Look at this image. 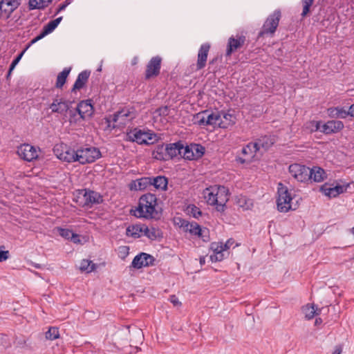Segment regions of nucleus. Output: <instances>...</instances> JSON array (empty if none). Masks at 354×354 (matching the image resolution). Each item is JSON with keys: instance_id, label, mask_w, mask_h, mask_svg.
<instances>
[{"instance_id": "nucleus-52", "label": "nucleus", "mask_w": 354, "mask_h": 354, "mask_svg": "<svg viewBox=\"0 0 354 354\" xmlns=\"http://www.w3.org/2000/svg\"><path fill=\"white\" fill-rule=\"evenodd\" d=\"M3 245L0 247V262H3L9 258L10 253L8 250H5Z\"/></svg>"}, {"instance_id": "nucleus-6", "label": "nucleus", "mask_w": 354, "mask_h": 354, "mask_svg": "<svg viewBox=\"0 0 354 354\" xmlns=\"http://www.w3.org/2000/svg\"><path fill=\"white\" fill-rule=\"evenodd\" d=\"M278 198L277 199V209L281 212H287L289 210L296 209V207H292V197L289 192L288 187L282 183L278 184L277 187Z\"/></svg>"}, {"instance_id": "nucleus-44", "label": "nucleus", "mask_w": 354, "mask_h": 354, "mask_svg": "<svg viewBox=\"0 0 354 354\" xmlns=\"http://www.w3.org/2000/svg\"><path fill=\"white\" fill-rule=\"evenodd\" d=\"M59 337V328L51 326L46 333V338L49 340H55Z\"/></svg>"}, {"instance_id": "nucleus-29", "label": "nucleus", "mask_w": 354, "mask_h": 354, "mask_svg": "<svg viewBox=\"0 0 354 354\" xmlns=\"http://www.w3.org/2000/svg\"><path fill=\"white\" fill-rule=\"evenodd\" d=\"M206 118V124L218 125L220 128H226V124H224V122L221 119V113H214L208 110Z\"/></svg>"}, {"instance_id": "nucleus-35", "label": "nucleus", "mask_w": 354, "mask_h": 354, "mask_svg": "<svg viewBox=\"0 0 354 354\" xmlns=\"http://www.w3.org/2000/svg\"><path fill=\"white\" fill-rule=\"evenodd\" d=\"M71 68H64V70L58 74L55 83V88H62L64 86L66 82L67 77L71 72Z\"/></svg>"}, {"instance_id": "nucleus-61", "label": "nucleus", "mask_w": 354, "mask_h": 354, "mask_svg": "<svg viewBox=\"0 0 354 354\" xmlns=\"http://www.w3.org/2000/svg\"><path fill=\"white\" fill-rule=\"evenodd\" d=\"M62 146H65V144L56 145L53 148V152L59 159L60 157L59 154L61 153L62 149H63Z\"/></svg>"}, {"instance_id": "nucleus-43", "label": "nucleus", "mask_w": 354, "mask_h": 354, "mask_svg": "<svg viewBox=\"0 0 354 354\" xmlns=\"http://www.w3.org/2000/svg\"><path fill=\"white\" fill-rule=\"evenodd\" d=\"M315 0H301V3L303 6L302 12L301 16L302 18L308 16L310 12V7L313 4Z\"/></svg>"}, {"instance_id": "nucleus-5", "label": "nucleus", "mask_w": 354, "mask_h": 354, "mask_svg": "<svg viewBox=\"0 0 354 354\" xmlns=\"http://www.w3.org/2000/svg\"><path fill=\"white\" fill-rule=\"evenodd\" d=\"M278 198L277 199V209L281 212H287L289 210L296 209V207H292V197L289 192L288 187L282 183L278 184L277 187Z\"/></svg>"}, {"instance_id": "nucleus-54", "label": "nucleus", "mask_w": 354, "mask_h": 354, "mask_svg": "<svg viewBox=\"0 0 354 354\" xmlns=\"http://www.w3.org/2000/svg\"><path fill=\"white\" fill-rule=\"evenodd\" d=\"M58 105H59V103H58V96L57 95V97L53 100V103H51L49 105V108L51 109V112L52 113H57V112H58V109H57Z\"/></svg>"}, {"instance_id": "nucleus-48", "label": "nucleus", "mask_w": 354, "mask_h": 354, "mask_svg": "<svg viewBox=\"0 0 354 354\" xmlns=\"http://www.w3.org/2000/svg\"><path fill=\"white\" fill-rule=\"evenodd\" d=\"M223 118L225 120V122H224V124H226V128L229 125H232L235 123V117L230 113H222Z\"/></svg>"}, {"instance_id": "nucleus-3", "label": "nucleus", "mask_w": 354, "mask_h": 354, "mask_svg": "<svg viewBox=\"0 0 354 354\" xmlns=\"http://www.w3.org/2000/svg\"><path fill=\"white\" fill-rule=\"evenodd\" d=\"M78 200L77 202L82 207L91 208L94 205L102 203V196L95 191L90 189H78Z\"/></svg>"}, {"instance_id": "nucleus-42", "label": "nucleus", "mask_w": 354, "mask_h": 354, "mask_svg": "<svg viewBox=\"0 0 354 354\" xmlns=\"http://www.w3.org/2000/svg\"><path fill=\"white\" fill-rule=\"evenodd\" d=\"M192 148L194 151V160H198L204 155L205 148L201 144L192 143Z\"/></svg>"}, {"instance_id": "nucleus-37", "label": "nucleus", "mask_w": 354, "mask_h": 354, "mask_svg": "<svg viewBox=\"0 0 354 354\" xmlns=\"http://www.w3.org/2000/svg\"><path fill=\"white\" fill-rule=\"evenodd\" d=\"M184 158L185 160H194V151L192 148V144L185 146L183 145V153L180 156V159Z\"/></svg>"}, {"instance_id": "nucleus-49", "label": "nucleus", "mask_w": 354, "mask_h": 354, "mask_svg": "<svg viewBox=\"0 0 354 354\" xmlns=\"http://www.w3.org/2000/svg\"><path fill=\"white\" fill-rule=\"evenodd\" d=\"M28 9L29 10H32L35 9L44 10V5L39 3L38 0H29Z\"/></svg>"}, {"instance_id": "nucleus-10", "label": "nucleus", "mask_w": 354, "mask_h": 354, "mask_svg": "<svg viewBox=\"0 0 354 354\" xmlns=\"http://www.w3.org/2000/svg\"><path fill=\"white\" fill-rule=\"evenodd\" d=\"M162 58L157 55L153 57L148 62L145 73V80H149L152 77H156L160 75L161 68Z\"/></svg>"}, {"instance_id": "nucleus-18", "label": "nucleus", "mask_w": 354, "mask_h": 354, "mask_svg": "<svg viewBox=\"0 0 354 354\" xmlns=\"http://www.w3.org/2000/svg\"><path fill=\"white\" fill-rule=\"evenodd\" d=\"M76 111L83 120H85L87 118H91L94 113L92 100H86L80 102L76 107Z\"/></svg>"}, {"instance_id": "nucleus-13", "label": "nucleus", "mask_w": 354, "mask_h": 354, "mask_svg": "<svg viewBox=\"0 0 354 354\" xmlns=\"http://www.w3.org/2000/svg\"><path fill=\"white\" fill-rule=\"evenodd\" d=\"M246 41V37L244 35H237L236 38L233 36L228 39L225 56L230 57L233 53L240 49Z\"/></svg>"}, {"instance_id": "nucleus-25", "label": "nucleus", "mask_w": 354, "mask_h": 354, "mask_svg": "<svg viewBox=\"0 0 354 354\" xmlns=\"http://www.w3.org/2000/svg\"><path fill=\"white\" fill-rule=\"evenodd\" d=\"M90 75L91 71L88 70H85L80 73L73 88H71V93H75L77 91L84 88L88 80Z\"/></svg>"}, {"instance_id": "nucleus-36", "label": "nucleus", "mask_w": 354, "mask_h": 354, "mask_svg": "<svg viewBox=\"0 0 354 354\" xmlns=\"http://www.w3.org/2000/svg\"><path fill=\"white\" fill-rule=\"evenodd\" d=\"M30 46H29V44H28V46L26 47V48L22 50L12 62V63L10 64V66H9V69H8V73H7V75H6V77L7 79L9 78V77L12 74V71L15 69V68L16 67V66L18 64V63L19 62V61L21 60V57H23L24 53L26 52V50L30 47Z\"/></svg>"}, {"instance_id": "nucleus-19", "label": "nucleus", "mask_w": 354, "mask_h": 354, "mask_svg": "<svg viewBox=\"0 0 354 354\" xmlns=\"http://www.w3.org/2000/svg\"><path fill=\"white\" fill-rule=\"evenodd\" d=\"M344 128L343 122L340 120H328L322 126L321 132L326 135H330L339 132Z\"/></svg>"}, {"instance_id": "nucleus-55", "label": "nucleus", "mask_w": 354, "mask_h": 354, "mask_svg": "<svg viewBox=\"0 0 354 354\" xmlns=\"http://www.w3.org/2000/svg\"><path fill=\"white\" fill-rule=\"evenodd\" d=\"M142 268L143 267H129V274L131 276H138L140 273L142 272Z\"/></svg>"}, {"instance_id": "nucleus-41", "label": "nucleus", "mask_w": 354, "mask_h": 354, "mask_svg": "<svg viewBox=\"0 0 354 354\" xmlns=\"http://www.w3.org/2000/svg\"><path fill=\"white\" fill-rule=\"evenodd\" d=\"M208 113V110H205L201 111L194 115V119L195 120L194 123H197L199 125L207 126L205 122V119L207 118V114Z\"/></svg>"}, {"instance_id": "nucleus-12", "label": "nucleus", "mask_w": 354, "mask_h": 354, "mask_svg": "<svg viewBox=\"0 0 354 354\" xmlns=\"http://www.w3.org/2000/svg\"><path fill=\"white\" fill-rule=\"evenodd\" d=\"M332 185H330L328 183H325L320 187L319 190L326 196L329 198H335L339 196L340 194L346 192L347 188L350 185L349 183H347L346 185H336L333 187Z\"/></svg>"}, {"instance_id": "nucleus-9", "label": "nucleus", "mask_w": 354, "mask_h": 354, "mask_svg": "<svg viewBox=\"0 0 354 354\" xmlns=\"http://www.w3.org/2000/svg\"><path fill=\"white\" fill-rule=\"evenodd\" d=\"M288 171L299 182L307 183L310 180V167L306 165L298 163L291 164L288 167Z\"/></svg>"}, {"instance_id": "nucleus-7", "label": "nucleus", "mask_w": 354, "mask_h": 354, "mask_svg": "<svg viewBox=\"0 0 354 354\" xmlns=\"http://www.w3.org/2000/svg\"><path fill=\"white\" fill-rule=\"evenodd\" d=\"M281 18L280 10H275L265 21L261 30L257 35V39L264 37L265 35L272 36L277 30L279 21Z\"/></svg>"}, {"instance_id": "nucleus-57", "label": "nucleus", "mask_w": 354, "mask_h": 354, "mask_svg": "<svg viewBox=\"0 0 354 354\" xmlns=\"http://www.w3.org/2000/svg\"><path fill=\"white\" fill-rule=\"evenodd\" d=\"M169 301L174 306H180L182 305V303L178 300V297L175 295H170Z\"/></svg>"}, {"instance_id": "nucleus-23", "label": "nucleus", "mask_w": 354, "mask_h": 354, "mask_svg": "<svg viewBox=\"0 0 354 354\" xmlns=\"http://www.w3.org/2000/svg\"><path fill=\"white\" fill-rule=\"evenodd\" d=\"M53 231L66 240H70L74 243H80V235L74 233L71 230L63 228L62 227H55Z\"/></svg>"}, {"instance_id": "nucleus-24", "label": "nucleus", "mask_w": 354, "mask_h": 354, "mask_svg": "<svg viewBox=\"0 0 354 354\" xmlns=\"http://www.w3.org/2000/svg\"><path fill=\"white\" fill-rule=\"evenodd\" d=\"M155 258L147 253L140 252L133 259L131 266H152Z\"/></svg>"}, {"instance_id": "nucleus-2", "label": "nucleus", "mask_w": 354, "mask_h": 354, "mask_svg": "<svg viewBox=\"0 0 354 354\" xmlns=\"http://www.w3.org/2000/svg\"><path fill=\"white\" fill-rule=\"evenodd\" d=\"M183 149V141L178 140L174 143L159 144L152 151V157L161 161H167L177 158L180 159Z\"/></svg>"}, {"instance_id": "nucleus-53", "label": "nucleus", "mask_w": 354, "mask_h": 354, "mask_svg": "<svg viewBox=\"0 0 354 354\" xmlns=\"http://www.w3.org/2000/svg\"><path fill=\"white\" fill-rule=\"evenodd\" d=\"M84 317L91 320H95L100 317V313L98 312L95 313L94 311H86L84 313Z\"/></svg>"}, {"instance_id": "nucleus-16", "label": "nucleus", "mask_w": 354, "mask_h": 354, "mask_svg": "<svg viewBox=\"0 0 354 354\" xmlns=\"http://www.w3.org/2000/svg\"><path fill=\"white\" fill-rule=\"evenodd\" d=\"M62 20V17H59L54 20L49 21L43 27L39 35L30 41L29 46L32 45L33 44L44 38L47 35L51 33L57 27Z\"/></svg>"}, {"instance_id": "nucleus-21", "label": "nucleus", "mask_w": 354, "mask_h": 354, "mask_svg": "<svg viewBox=\"0 0 354 354\" xmlns=\"http://www.w3.org/2000/svg\"><path fill=\"white\" fill-rule=\"evenodd\" d=\"M212 254H210V259L212 262L221 261L225 257V251L222 247V242H213L210 245Z\"/></svg>"}, {"instance_id": "nucleus-50", "label": "nucleus", "mask_w": 354, "mask_h": 354, "mask_svg": "<svg viewBox=\"0 0 354 354\" xmlns=\"http://www.w3.org/2000/svg\"><path fill=\"white\" fill-rule=\"evenodd\" d=\"M155 113L159 116H167L169 113V108L168 106H162L156 109Z\"/></svg>"}, {"instance_id": "nucleus-56", "label": "nucleus", "mask_w": 354, "mask_h": 354, "mask_svg": "<svg viewBox=\"0 0 354 354\" xmlns=\"http://www.w3.org/2000/svg\"><path fill=\"white\" fill-rule=\"evenodd\" d=\"M129 247L128 246H122L119 248V254L120 257L122 259H124L129 254Z\"/></svg>"}, {"instance_id": "nucleus-28", "label": "nucleus", "mask_w": 354, "mask_h": 354, "mask_svg": "<svg viewBox=\"0 0 354 354\" xmlns=\"http://www.w3.org/2000/svg\"><path fill=\"white\" fill-rule=\"evenodd\" d=\"M275 141V138L274 136H261L254 143L256 144L257 148H258V151L261 148L263 149L265 151H267L274 144Z\"/></svg>"}, {"instance_id": "nucleus-30", "label": "nucleus", "mask_w": 354, "mask_h": 354, "mask_svg": "<svg viewBox=\"0 0 354 354\" xmlns=\"http://www.w3.org/2000/svg\"><path fill=\"white\" fill-rule=\"evenodd\" d=\"M151 186H153L155 189L161 191L167 189L168 178L165 176H157L150 177Z\"/></svg>"}, {"instance_id": "nucleus-17", "label": "nucleus", "mask_w": 354, "mask_h": 354, "mask_svg": "<svg viewBox=\"0 0 354 354\" xmlns=\"http://www.w3.org/2000/svg\"><path fill=\"white\" fill-rule=\"evenodd\" d=\"M62 20V17H59L54 20L49 21L43 27L39 35L30 41L29 46L32 45L33 44L44 38L47 35L51 33L57 27Z\"/></svg>"}, {"instance_id": "nucleus-59", "label": "nucleus", "mask_w": 354, "mask_h": 354, "mask_svg": "<svg viewBox=\"0 0 354 354\" xmlns=\"http://www.w3.org/2000/svg\"><path fill=\"white\" fill-rule=\"evenodd\" d=\"M234 243L233 239H229L225 243H222V247H223L227 254H228L227 250Z\"/></svg>"}, {"instance_id": "nucleus-4", "label": "nucleus", "mask_w": 354, "mask_h": 354, "mask_svg": "<svg viewBox=\"0 0 354 354\" xmlns=\"http://www.w3.org/2000/svg\"><path fill=\"white\" fill-rule=\"evenodd\" d=\"M157 135L150 131H145L138 128H134L127 133L125 140L137 142L139 145H149L156 140Z\"/></svg>"}, {"instance_id": "nucleus-27", "label": "nucleus", "mask_w": 354, "mask_h": 354, "mask_svg": "<svg viewBox=\"0 0 354 354\" xmlns=\"http://www.w3.org/2000/svg\"><path fill=\"white\" fill-rule=\"evenodd\" d=\"M328 115L330 118L345 119L348 115V109L345 106H333L327 109Z\"/></svg>"}, {"instance_id": "nucleus-11", "label": "nucleus", "mask_w": 354, "mask_h": 354, "mask_svg": "<svg viewBox=\"0 0 354 354\" xmlns=\"http://www.w3.org/2000/svg\"><path fill=\"white\" fill-rule=\"evenodd\" d=\"M21 0H1L0 17L8 19L11 14L21 5Z\"/></svg>"}, {"instance_id": "nucleus-64", "label": "nucleus", "mask_w": 354, "mask_h": 354, "mask_svg": "<svg viewBox=\"0 0 354 354\" xmlns=\"http://www.w3.org/2000/svg\"><path fill=\"white\" fill-rule=\"evenodd\" d=\"M138 183L137 180H132L129 184V189L131 190H136V191L139 190L138 188Z\"/></svg>"}, {"instance_id": "nucleus-45", "label": "nucleus", "mask_w": 354, "mask_h": 354, "mask_svg": "<svg viewBox=\"0 0 354 354\" xmlns=\"http://www.w3.org/2000/svg\"><path fill=\"white\" fill-rule=\"evenodd\" d=\"M187 211L188 214L195 218H198L203 214L200 208L194 204L189 205L187 207Z\"/></svg>"}, {"instance_id": "nucleus-60", "label": "nucleus", "mask_w": 354, "mask_h": 354, "mask_svg": "<svg viewBox=\"0 0 354 354\" xmlns=\"http://www.w3.org/2000/svg\"><path fill=\"white\" fill-rule=\"evenodd\" d=\"M310 124L312 127L311 131H317L321 128V121L313 120L310 122Z\"/></svg>"}, {"instance_id": "nucleus-20", "label": "nucleus", "mask_w": 354, "mask_h": 354, "mask_svg": "<svg viewBox=\"0 0 354 354\" xmlns=\"http://www.w3.org/2000/svg\"><path fill=\"white\" fill-rule=\"evenodd\" d=\"M210 47L211 46L209 43H205L201 46L197 55L196 71H200L206 66Z\"/></svg>"}, {"instance_id": "nucleus-14", "label": "nucleus", "mask_w": 354, "mask_h": 354, "mask_svg": "<svg viewBox=\"0 0 354 354\" xmlns=\"http://www.w3.org/2000/svg\"><path fill=\"white\" fill-rule=\"evenodd\" d=\"M17 153L22 159L28 162L37 159L38 157L36 149L29 144L21 145L17 149Z\"/></svg>"}, {"instance_id": "nucleus-34", "label": "nucleus", "mask_w": 354, "mask_h": 354, "mask_svg": "<svg viewBox=\"0 0 354 354\" xmlns=\"http://www.w3.org/2000/svg\"><path fill=\"white\" fill-rule=\"evenodd\" d=\"M257 151L258 148H257V145L254 142H249L241 149L242 155L250 160H251Z\"/></svg>"}, {"instance_id": "nucleus-46", "label": "nucleus", "mask_w": 354, "mask_h": 354, "mask_svg": "<svg viewBox=\"0 0 354 354\" xmlns=\"http://www.w3.org/2000/svg\"><path fill=\"white\" fill-rule=\"evenodd\" d=\"M138 183V188L139 190H145L151 186L150 177H142L137 179Z\"/></svg>"}, {"instance_id": "nucleus-31", "label": "nucleus", "mask_w": 354, "mask_h": 354, "mask_svg": "<svg viewBox=\"0 0 354 354\" xmlns=\"http://www.w3.org/2000/svg\"><path fill=\"white\" fill-rule=\"evenodd\" d=\"M218 203H227L229 201V190L227 187L218 185L215 187Z\"/></svg>"}, {"instance_id": "nucleus-1", "label": "nucleus", "mask_w": 354, "mask_h": 354, "mask_svg": "<svg viewBox=\"0 0 354 354\" xmlns=\"http://www.w3.org/2000/svg\"><path fill=\"white\" fill-rule=\"evenodd\" d=\"M157 205L156 196L149 192L139 198L138 206L131 209L130 214L138 218L158 220L161 216V211L157 209Z\"/></svg>"}, {"instance_id": "nucleus-33", "label": "nucleus", "mask_w": 354, "mask_h": 354, "mask_svg": "<svg viewBox=\"0 0 354 354\" xmlns=\"http://www.w3.org/2000/svg\"><path fill=\"white\" fill-rule=\"evenodd\" d=\"M302 312L305 315V318L307 319H313L315 315H318L321 313V309L315 308L314 304H307L302 307Z\"/></svg>"}, {"instance_id": "nucleus-26", "label": "nucleus", "mask_w": 354, "mask_h": 354, "mask_svg": "<svg viewBox=\"0 0 354 354\" xmlns=\"http://www.w3.org/2000/svg\"><path fill=\"white\" fill-rule=\"evenodd\" d=\"M310 182L320 183L324 181L327 178V174L325 170L318 166H313L310 168Z\"/></svg>"}, {"instance_id": "nucleus-47", "label": "nucleus", "mask_w": 354, "mask_h": 354, "mask_svg": "<svg viewBox=\"0 0 354 354\" xmlns=\"http://www.w3.org/2000/svg\"><path fill=\"white\" fill-rule=\"evenodd\" d=\"M142 233H144V235L151 240H155L157 238L156 229L153 227L149 229L145 224H144Z\"/></svg>"}, {"instance_id": "nucleus-62", "label": "nucleus", "mask_w": 354, "mask_h": 354, "mask_svg": "<svg viewBox=\"0 0 354 354\" xmlns=\"http://www.w3.org/2000/svg\"><path fill=\"white\" fill-rule=\"evenodd\" d=\"M215 205L216 211L219 212H223L226 209V203H217Z\"/></svg>"}, {"instance_id": "nucleus-58", "label": "nucleus", "mask_w": 354, "mask_h": 354, "mask_svg": "<svg viewBox=\"0 0 354 354\" xmlns=\"http://www.w3.org/2000/svg\"><path fill=\"white\" fill-rule=\"evenodd\" d=\"M98 267H78L79 270L81 273L86 272L90 273L97 270Z\"/></svg>"}, {"instance_id": "nucleus-15", "label": "nucleus", "mask_w": 354, "mask_h": 354, "mask_svg": "<svg viewBox=\"0 0 354 354\" xmlns=\"http://www.w3.org/2000/svg\"><path fill=\"white\" fill-rule=\"evenodd\" d=\"M62 20V17H59L54 20L49 21L43 27L39 35L30 41L29 46L32 45L33 44L44 38L47 35L51 33L57 27Z\"/></svg>"}, {"instance_id": "nucleus-40", "label": "nucleus", "mask_w": 354, "mask_h": 354, "mask_svg": "<svg viewBox=\"0 0 354 354\" xmlns=\"http://www.w3.org/2000/svg\"><path fill=\"white\" fill-rule=\"evenodd\" d=\"M206 191L207 192V195H205V198H207V202L210 205H215L218 201L216 199V190L215 187L207 188Z\"/></svg>"}, {"instance_id": "nucleus-8", "label": "nucleus", "mask_w": 354, "mask_h": 354, "mask_svg": "<svg viewBox=\"0 0 354 354\" xmlns=\"http://www.w3.org/2000/svg\"><path fill=\"white\" fill-rule=\"evenodd\" d=\"M78 162L82 165L94 162L102 156L100 149L95 147L84 146L77 149Z\"/></svg>"}, {"instance_id": "nucleus-39", "label": "nucleus", "mask_w": 354, "mask_h": 354, "mask_svg": "<svg viewBox=\"0 0 354 354\" xmlns=\"http://www.w3.org/2000/svg\"><path fill=\"white\" fill-rule=\"evenodd\" d=\"M205 230H202L201 226L196 222H192V227L189 229V232L192 235H196L198 237L203 238V241H206L203 237V233Z\"/></svg>"}, {"instance_id": "nucleus-22", "label": "nucleus", "mask_w": 354, "mask_h": 354, "mask_svg": "<svg viewBox=\"0 0 354 354\" xmlns=\"http://www.w3.org/2000/svg\"><path fill=\"white\" fill-rule=\"evenodd\" d=\"M63 149H62V152L59 154V160L67 162H78V153H77V150H75L67 145L65 146H62Z\"/></svg>"}, {"instance_id": "nucleus-32", "label": "nucleus", "mask_w": 354, "mask_h": 354, "mask_svg": "<svg viewBox=\"0 0 354 354\" xmlns=\"http://www.w3.org/2000/svg\"><path fill=\"white\" fill-rule=\"evenodd\" d=\"M144 224H135L127 227L126 234L132 236L134 239H138L141 236L140 233L143 232Z\"/></svg>"}, {"instance_id": "nucleus-63", "label": "nucleus", "mask_w": 354, "mask_h": 354, "mask_svg": "<svg viewBox=\"0 0 354 354\" xmlns=\"http://www.w3.org/2000/svg\"><path fill=\"white\" fill-rule=\"evenodd\" d=\"M118 112H122L121 115H120V118L122 119H125L130 116L131 112L129 110L122 109L120 111H118Z\"/></svg>"}, {"instance_id": "nucleus-51", "label": "nucleus", "mask_w": 354, "mask_h": 354, "mask_svg": "<svg viewBox=\"0 0 354 354\" xmlns=\"http://www.w3.org/2000/svg\"><path fill=\"white\" fill-rule=\"evenodd\" d=\"M178 224L180 227L183 228L184 232H189V229L192 227V222H189L185 219L179 218V223Z\"/></svg>"}, {"instance_id": "nucleus-38", "label": "nucleus", "mask_w": 354, "mask_h": 354, "mask_svg": "<svg viewBox=\"0 0 354 354\" xmlns=\"http://www.w3.org/2000/svg\"><path fill=\"white\" fill-rule=\"evenodd\" d=\"M58 112L57 113L63 115L66 114L69 110L71 102L68 100H64L63 98H58Z\"/></svg>"}]
</instances>
